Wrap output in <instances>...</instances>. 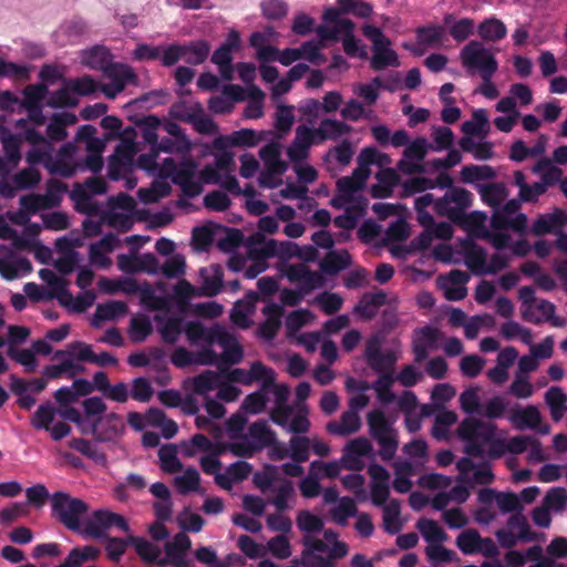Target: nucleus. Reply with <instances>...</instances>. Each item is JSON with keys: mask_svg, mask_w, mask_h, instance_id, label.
<instances>
[{"mask_svg": "<svg viewBox=\"0 0 567 567\" xmlns=\"http://www.w3.org/2000/svg\"><path fill=\"white\" fill-rule=\"evenodd\" d=\"M69 447L78 451L82 455L93 460L96 463H104L106 461L105 454L101 452L95 445H93L89 440L74 437L69 441Z\"/></svg>", "mask_w": 567, "mask_h": 567, "instance_id": "52", "label": "nucleus"}, {"mask_svg": "<svg viewBox=\"0 0 567 567\" xmlns=\"http://www.w3.org/2000/svg\"><path fill=\"white\" fill-rule=\"evenodd\" d=\"M401 514V503L399 499H391L383 507V527L385 532L394 535L400 532L402 524L399 520Z\"/></svg>", "mask_w": 567, "mask_h": 567, "instance_id": "39", "label": "nucleus"}, {"mask_svg": "<svg viewBox=\"0 0 567 567\" xmlns=\"http://www.w3.org/2000/svg\"><path fill=\"white\" fill-rule=\"evenodd\" d=\"M54 416L55 409L51 403L41 404L31 417V425L37 430H50Z\"/></svg>", "mask_w": 567, "mask_h": 567, "instance_id": "62", "label": "nucleus"}, {"mask_svg": "<svg viewBox=\"0 0 567 567\" xmlns=\"http://www.w3.org/2000/svg\"><path fill=\"white\" fill-rule=\"evenodd\" d=\"M480 543V533L472 528L462 532L456 538L458 549L465 555L476 554Z\"/></svg>", "mask_w": 567, "mask_h": 567, "instance_id": "60", "label": "nucleus"}, {"mask_svg": "<svg viewBox=\"0 0 567 567\" xmlns=\"http://www.w3.org/2000/svg\"><path fill=\"white\" fill-rule=\"evenodd\" d=\"M89 511L87 504L65 492L51 495V515L72 532H81V517Z\"/></svg>", "mask_w": 567, "mask_h": 567, "instance_id": "3", "label": "nucleus"}, {"mask_svg": "<svg viewBox=\"0 0 567 567\" xmlns=\"http://www.w3.org/2000/svg\"><path fill=\"white\" fill-rule=\"evenodd\" d=\"M156 148L164 153L187 154L192 150V143L188 137H163Z\"/></svg>", "mask_w": 567, "mask_h": 567, "instance_id": "63", "label": "nucleus"}, {"mask_svg": "<svg viewBox=\"0 0 567 567\" xmlns=\"http://www.w3.org/2000/svg\"><path fill=\"white\" fill-rule=\"evenodd\" d=\"M219 334H223V341H215V343L224 349L220 355L221 362L229 365L240 363L244 358V350L237 339L224 328Z\"/></svg>", "mask_w": 567, "mask_h": 567, "instance_id": "20", "label": "nucleus"}, {"mask_svg": "<svg viewBox=\"0 0 567 567\" xmlns=\"http://www.w3.org/2000/svg\"><path fill=\"white\" fill-rule=\"evenodd\" d=\"M361 427V419L355 411H346L341 414L340 422H329L327 431L339 436H348L358 432Z\"/></svg>", "mask_w": 567, "mask_h": 567, "instance_id": "22", "label": "nucleus"}, {"mask_svg": "<svg viewBox=\"0 0 567 567\" xmlns=\"http://www.w3.org/2000/svg\"><path fill=\"white\" fill-rule=\"evenodd\" d=\"M47 93H48V87L43 83L30 84V85L25 86L23 90L24 107L31 109L34 106H42V101L44 100Z\"/></svg>", "mask_w": 567, "mask_h": 567, "instance_id": "64", "label": "nucleus"}, {"mask_svg": "<svg viewBox=\"0 0 567 567\" xmlns=\"http://www.w3.org/2000/svg\"><path fill=\"white\" fill-rule=\"evenodd\" d=\"M130 544H133L137 555L146 563H155L159 556V549L141 537H128Z\"/></svg>", "mask_w": 567, "mask_h": 567, "instance_id": "59", "label": "nucleus"}, {"mask_svg": "<svg viewBox=\"0 0 567 567\" xmlns=\"http://www.w3.org/2000/svg\"><path fill=\"white\" fill-rule=\"evenodd\" d=\"M158 457L162 462V470L173 474L182 471L183 464L177 457L176 446L173 444L164 445L158 451Z\"/></svg>", "mask_w": 567, "mask_h": 567, "instance_id": "48", "label": "nucleus"}, {"mask_svg": "<svg viewBox=\"0 0 567 567\" xmlns=\"http://www.w3.org/2000/svg\"><path fill=\"white\" fill-rule=\"evenodd\" d=\"M386 293L382 290L365 292L353 308V312L368 321L373 319L380 307L386 303Z\"/></svg>", "mask_w": 567, "mask_h": 567, "instance_id": "17", "label": "nucleus"}, {"mask_svg": "<svg viewBox=\"0 0 567 567\" xmlns=\"http://www.w3.org/2000/svg\"><path fill=\"white\" fill-rule=\"evenodd\" d=\"M278 254V245L274 239H269L262 247H254L248 250V257L252 264L245 269V278L255 279L267 268V259Z\"/></svg>", "mask_w": 567, "mask_h": 567, "instance_id": "9", "label": "nucleus"}, {"mask_svg": "<svg viewBox=\"0 0 567 567\" xmlns=\"http://www.w3.org/2000/svg\"><path fill=\"white\" fill-rule=\"evenodd\" d=\"M112 54L104 45H94L82 52L81 62L93 70L104 71L112 63Z\"/></svg>", "mask_w": 567, "mask_h": 567, "instance_id": "23", "label": "nucleus"}, {"mask_svg": "<svg viewBox=\"0 0 567 567\" xmlns=\"http://www.w3.org/2000/svg\"><path fill=\"white\" fill-rule=\"evenodd\" d=\"M464 262L476 276L486 275V250L474 241L464 244Z\"/></svg>", "mask_w": 567, "mask_h": 567, "instance_id": "19", "label": "nucleus"}, {"mask_svg": "<svg viewBox=\"0 0 567 567\" xmlns=\"http://www.w3.org/2000/svg\"><path fill=\"white\" fill-rule=\"evenodd\" d=\"M279 484L274 488L276 496L270 503L276 507L277 512H285L289 508L288 499L293 496L295 487L291 481L286 478L278 480Z\"/></svg>", "mask_w": 567, "mask_h": 567, "instance_id": "44", "label": "nucleus"}, {"mask_svg": "<svg viewBox=\"0 0 567 567\" xmlns=\"http://www.w3.org/2000/svg\"><path fill=\"white\" fill-rule=\"evenodd\" d=\"M153 332L151 319L145 315L135 316L130 321V338L133 342L140 343Z\"/></svg>", "mask_w": 567, "mask_h": 567, "instance_id": "41", "label": "nucleus"}, {"mask_svg": "<svg viewBox=\"0 0 567 567\" xmlns=\"http://www.w3.org/2000/svg\"><path fill=\"white\" fill-rule=\"evenodd\" d=\"M11 181L19 190L32 189L41 182V173L34 167H27L16 173Z\"/></svg>", "mask_w": 567, "mask_h": 567, "instance_id": "49", "label": "nucleus"}, {"mask_svg": "<svg viewBox=\"0 0 567 567\" xmlns=\"http://www.w3.org/2000/svg\"><path fill=\"white\" fill-rule=\"evenodd\" d=\"M259 136L256 131L251 128H243L233 132L228 136H218L213 142V147L216 151H224L229 146H247L252 147L258 144Z\"/></svg>", "mask_w": 567, "mask_h": 567, "instance_id": "16", "label": "nucleus"}, {"mask_svg": "<svg viewBox=\"0 0 567 567\" xmlns=\"http://www.w3.org/2000/svg\"><path fill=\"white\" fill-rule=\"evenodd\" d=\"M74 347L80 348V351L76 353L79 361L94 363L100 367L116 365L118 362L110 352L94 353L92 347L83 341H75Z\"/></svg>", "mask_w": 567, "mask_h": 567, "instance_id": "26", "label": "nucleus"}, {"mask_svg": "<svg viewBox=\"0 0 567 567\" xmlns=\"http://www.w3.org/2000/svg\"><path fill=\"white\" fill-rule=\"evenodd\" d=\"M461 60L468 71H477L482 80L492 79L498 69L494 54L476 40L461 50Z\"/></svg>", "mask_w": 567, "mask_h": 567, "instance_id": "5", "label": "nucleus"}, {"mask_svg": "<svg viewBox=\"0 0 567 567\" xmlns=\"http://www.w3.org/2000/svg\"><path fill=\"white\" fill-rule=\"evenodd\" d=\"M486 215L483 212H472L470 214L460 210V218L454 224L463 227L467 231L483 230Z\"/></svg>", "mask_w": 567, "mask_h": 567, "instance_id": "61", "label": "nucleus"}, {"mask_svg": "<svg viewBox=\"0 0 567 567\" xmlns=\"http://www.w3.org/2000/svg\"><path fill=\"white\" fill-rule=\"evenodd\" d=\"M357 511V505L352 498L342 497L338 506L331 511V517L337 524L344 526L347 525L348 518L354 516Z\"/></svg>", "mask_w": 567, "mask_h": 567, "instance_id": "58", "label": "nucleus"}, {"mask_svg": "<svg viewBox=\"0 0 567 567\" xmlns=\"http://www.w3.org/2000/svg\"><path fill=\"white\" fill-rule=\"evenodd\" d=\"M478 34L485 41H498L506 35L505 24L497 19H487L480 23Z\"/></svg>", "mask_w": 567, "mask_h": 567, "instance_id": "47", "label": "nucleus"}, {"mask_svg": "<svg viewBox=\"0 0 567 567\" xmlns=\"http://www.w3.org/2000/svg\"><path fill=\"white\" fill-rule=\"evenodd\" d=\"M127 312V305L124 301H107L97 305L95 313L92 319V326L99 328L101 322L111 321Z\"/></svg>", "mask_w": 567, "mask_h": 567, "instance_id": "27", "label": "nucleus"}, {"mask_svg": "<svg viewBox=\"0 0 567 567\" xmlns=\"http://www.w3.org/2000/svg\"><path fill=\"white\" fill-rule=\"evenodd\" d=\"M261 312L266 319L259 323L257 336L265 341H272L282 326L285 310L282 306L270 302L262 308Z\"/></svg>", "mask_w": 567, "mask_h": 567, "instance_id": "10", "label": "nucleus"}, {"mask_svg": "<svg viewBox=\"0 0 567 567\" xmlns=\"http://www.w3.org/2000/svg\"><path fill=\"white\" fill-rule=\"evenodd\" d=\"M111 527H116L123 532L130 529L126 519L116 513L99 509L93 512L91 519H89L82 529V534L86 537L102 539L106 538V530Z\"/></svg>", "mask_w": 567, "mask_h": 567, "instance_id": "6", "label": "nucleus"}, {"mask_svg": "<svg viewBox=\"0 0 567 567\" xmlns=\"http://www.w3.org/2000/svg\"><path fill=\"white\" fill-rule=\"evenodd\" d=\"M158 323L157 330L165 343L174 344L181 333L184 331V320L181 317H162L155 316Z\"/></svg>", "mask_w": 567, "mask_h": 567, "instance_id": "21", "label": "nucleus"}, {"mask_svg": "<svg viewBox=\"0 0 567 567\" xmlns=\"http://www.w3.org/2000/svg\"><path fill=\"white\" fill-rule=\"evenodd\" d=\"M250 384L255 381H262V390L269 391L270 385H274L276 373L271 368L266 367L260 361L251 363L249 369Z\"/></svg>", "mask_w": 567, "mask_h": 567, "instance_id": "53", "label": "nucleus"}, {"mask_svg": "<svg viewBox=\"0 0 567 567\" xmlns=\"http://www.w3.org/2000/svg\"><path fill=\"white\" fill-rule=\"evenodd\" d=\"M416 527L422 537L431 545L442 543L446 539L445 532L437 522L433 519L421 518L417 520Z\"/></svg>", "mask_w": 567, "mask_h": 567, "instance_id": "42", "label": "nucleus"}, {"mask_svg": "<svg viewBox=\"0 0 567 567\" xmlns=\"http://www.w3.org/2000/svg\"><path fill=\"white\" fill-rule=\"evenodd\" d=\"M196 169L197 163L193 158L184 159L172 178L188 197H196L203 192L202 184L195 181Z\"/></svg>", "mask_w": 567, "mask_h": 567, "instance_id": "8", "label": "nucleus"}, {"mask_svg": "<svg viewBox=\"0 0 567 567\" xmlns=\"http://www.w3.org/2000/svg\"><path fill=\"white\" fill-rule=\"evenodd\" d=\"M567 224V213L560 208H555L550 214H543L534 220L532 225V234L535 236H544L559 230Z\"/></svg>", "mask_w": 567, "mask_h": 567, "instance_id": "13", "label": "nucleus"}, {"mask_svg": "<svg viewBox=\"0 0 567 567\" xmlns=\"http://www.w3.org/2000/svg\"><path fill=\"white\" fill-rule=\"evenodd\" d=\"M75 121L72 114L54 115L47 126V135L51 141L61 142L66 138L65 126Z\"/></svg>", "mask_w": 567, "mask_h": 567, "instance_id": "43", "label": "nucleus"}, {"mask_svg": "<svg viewBox=\"0 0 567 567\" xmlns=\"http://www.w3.org/2000/svg\"><path fill=\"white\" fill-rule=\"evenodd\" d=\"M351 265V255L348 250L329 251L320 261V269L327 275H336Z\"/></svg>", "mask_w": 567, "mask_h": 567, "instance_id": "30", "label": "nucleus"}, {"mask_svg": "<svg viewBox=\"0 0 567 567\" xmlns=\"http://www.w3.org/2000/svg\"><path fill=\"white\" fill-rule=\"evenodd\" d=\"M377 179L383 187L374 186L372 188V197L386 198L392 195V188L399 184V175L392 168H385L377 173Z\"/></svg>", "mask_w": 567, "mask_h": 567, "instance_id": "35", "label": "nucleus"}, {"mask_svg": "<svg viewBox=\"0 0 567 567\" xmlns=\"http://www.w3.org/2000/svg\"><path fill=\"white\" fill-rule=\"evenodd\" d=\"M214 272L206 276V269H200L203 281V293L207 297H214L218 295L223 287V271L218 266H213Z\"/></svg>", "mask_w": 567, "mask_h": 567, "instance_id": "57", "label": "nucleus"}, {"mask_svg": "<svg viewBox=\"0 0 567 567\" xmlns=\"http://www.w3.org/2000/svg\"><path fill=\"white\" fill-rule=\"evenodd\" d=\"M461 181L473 184L478 181H492L496 177L495 169L489 165H465L461 169Z\"/></svg>", "mask_w": 567, "mask_h": 567, "instance_id": "37", "label": "nucleus"}, {"mask_svg": "<svg viewBox=\"0 0 567 567\" xmlns=\"http://www.w3.org/2000/svg\"><path fill=\"white\" fill-rule=\"evenodd\" d=\"M488 125V118L484 110H476L473 113L472 121H465L461 130L465 135L470 136H483L486 134V127Z\"/></svg>", "mask_w": 567, "mask_h": 567, "instance_id": "51", "label": "nucleus"}, {"mask_svg": "<svg viewBox=\"0 0 567 567\" xmlns=\"http://www.w3.org/2000/svg\"><path fill=\"white\" fill-rule=\"evenodd\" d=\"M55 246L59 251L63 252L64 255L55 260L54 267L61 275L66 276L71 274L76 266L78 252L71 249V243L65 237L59 238L55 243Z\"/></svg>", "mask_w": 567, "mask_h": 567, "instance_id": "25", "label": "nucleus"}, {"mask_svg": "<svg viewBox=\"0 0 567 567\" xmlns=\"http://www.w3.org/2000/svg\"><path fill=\"white\" fill-rule=\"evenodd\" d=\"M192 540L185 533H178L174 536V539L171 544L166 546V554L168 557L174 559L175 567H185L186 563L184 560H178L182 558L185 553L190 548Z\"/></svg>", "mask_w": 567, "mask_h": 567, "instance_id": "38", "label": "nucleus"}, {"mask_svg": "<svg viewBox=\"0 0 567 567\" xmlns=\"http://www.w3.org/2000/svg\"><path fill=\"white\" fill-rule=\"evenodd\" d=\"M123 430L122 416L114 412L106 414L104 417H96L91 424V434L99 442L112 441Z\"/></svg>", "mask_w": 567, "mask_h": 567, "instance_id": "11", "label": "nucleus"}, {"mask_svg": "<svg viewBox=\"0 0 567 567\" xmlns=\"http://www.w3.org/2000/svg\"><path fill=\"white\" fill-rule=\"evenodd\" d=\"M4 159L14 169L21 161V138L18 135L9 134L2 138Z\"/></svg>", "mask_w": 567, "mask_h": 567, "instance_id": "45", "label": "nucleus"}, {"mask_svg": "<svg viewBox=\"0 0 567 567\" xmlns=\"http://www.w3.org/2000/svg\"><path fill=\"white\" fill-rule=\"evenodd\" d=\"M221 330L223 327L218 324L206 328L199 321H189L184 327V332L190 343L204 341L208 346L215 344V341H223V334H219Z\"/></svg>", "mask_w": 567, "mask_h": 567, "instance_id": "15", "label": "nucleus"}, {"mask_svg": "<svg viewBox=\"0 0 567 567\" xmlns=\"http://www.w3.org/2000/svg\"><path fill=\"white\" fill-rule=\"evenodd\" d=\"M248 436L252 444L261 451L274 444L277 434L269 427L267 421L258 420L249 425Z\"/></svg>", "mask_w": 567, "mask_h": 567, "instance_id": "24", "label": "nucleus"}, {"mask_svg": "<svg viewBox=\"0 0 567 567\" xmlns=\"http://www.w3.org/2000/svg\"><path fill=\"white\" fill-rule=\"evenodd\" d=\"M7 355L17 363L24 367L27 373H33L38 367V359L32 349H18L8 347Z\"/></svg>", "mask_w": 567, "mask_h": 567, "instance_id": "46", "label": "nucleus"}, {"mask_svg": "<svg viewBox=\"0 0 567 567\" xmlns=\"http://www.w3.org/2000/svg\"><path fill=\"white\" fill-rule=\"evenodd\" d=\"M365 360L369 367L380 375L383 373H391L396 363L398 357L396 354L388 350L385 352L381 351L380 342L377 339L369 340L364 351Z\"/></svg>", "mask_w": 567, "mask_h": 567, "instance_id": "7", "label": "nucleus"}, {"mask_svg": "<svg viewBox=\"0 0 567 567\" xmlns=\"http://www.w3.org/2000/svg\"><path fill=\"white\" fill-rule=\"evenodd\" d=\"M477 190L483 203L492 208H498L508 196V190L504 183L477 185Z\"/></svg>", "mask_w": 567, "mask_h": 567, "instance_id": "31", "label": "nucleus"}, {"mask_svg": "<svg viewBox=\"0 0 567 567\" xmlns=\"http://www.w3.org/2000/svg\"><path fill=\"white\" fill-rule=\"evenodd\" d=\"M367 423L370 435L380 445L379 455L383 461H391L399 446L398 433L391 422L380 409H374L367 414Z\"/></svg>", "mask_w": 567, "mask_h": 567, "instance_id": "2", "label": "nucleus"}, {"mask_svg": "<svg viewBox=\"0 0 567 567\" xmlns=\"http://www.w3.org/2000/svg\"><path fill=\"white\" fill-rule=\"evenodd\" d=\"M183 60L190 65H199L204 63L209 53L210 44L206 40L192 41L182 44Z\"/></svg>", "mask_w": 567, "mask_h": 567, "instance_id": "29", "label": "nucleus"}, {"mask_svg": "<svg viewBox=\"0 0 567 567\" xmlns=\"http://www.w3.org/2000/svg\"><path fill=\"white\" fill-rule=\"evenodd\" d=\"M289 456L296 463H305L309 460L310 440L307 436L295 435L289 441Z\"/></svg>", "mask_w": 567, "mask_h": 567, "instance_id": "56", "label": "nucleus"}, {"mask_svg": "<svg viewBox=\"0 0 567 567\" xmlns=\"http://www.w3.org/2000/svg\"><path fill=\"white\" fill-rule=\"evenodd\" d=\"M174 483H175L177 491L181 494L186 495L189 492H195L198 489L199 483H200V476H199V473L195 468L188 467L184 471V473L182 475L176 476L174 478Z\"/></svg>", "mask_w": 567, "mask_h": 567, "instance_id": "50", "label": "nucleus"}, {"mask_svg": "<svg viewBox=\"0 0 567 567\" xmlns=\"http://www.w3.org/2000/svg\"><path fill=\"white\" fill-rule=\"evenodd\" d=\"M316 130L300 125L296 130V136L288 148V156L292 162H298L308 156L310 146L315 143Z\"/></svg>", "mask_w": 567, "mask_h": 567, "instance_id": "14", "label": "nucleus"}, {"mask_svg": "<svg viewBox=\"0 0 567 567\" xmlns=\"http://www.w3.org/2000/svg\"><path fill=\"white\" fill-rule=\"evenodd\" d=\"M394 383V378L391 373L381 374L371 385V388L377 392V396L380 402L384 404H389L394 401L395 395L391 391V388Z\"/></svg>", "mask_w": 567, "mask_h": 567, "instance_id": "55", "label": "nucleus"}, {"mask_svg": "<svg viewBox=\"0 0 567 567\" xmlns=\"http://www.w3.org/2000/svg\"><path fill=\"white\" fill-rule=\"evenodd\" d=\"M391 44H379L373 48V55L371 59V66L375 71H382L388 66L398 68L400 60L398 53L392 50Z\"/></svg>", "mask_w": 567, "mask_h": 567, "instance_id": "28", "label": "nucleus"}, {"mask_svg": "<svg viewBox=\"0 0 567 567\" xmlns=\"http://www.w3.org/2000/svg\"><path fill=\"white\" fill-rule=\"evenodd\" d=\"M219 384V374L213 370H205L192 380V390L195 394L208 398L207 394Z\"/></svg>", "mask_w": 567, "mask_h": 567, "instance_id": "36", "label": "nucleus"}, {"mask_svg": "<svg viewBox=\"0 0 567 567\" xmlns=\"http://www.w3.org/2000/svg\"><path fill=\"white\" fill-rule=\"evenodd\" d=\"M352 132V127L341 121L324 118L321 121L318 128H316L317 136L321 141L337 140L341 135H346Z\"/></svg>", "mask_w": 567, "mask_h": 567, "instance_id": "34", "label": "nucleus"}, {"mask_svg": "<svg viewBox=\"0 0 567 567\" xmlns=\"http://www.w3.org/2000/svg\"><path fill=\"white\" fill-rule=\"evenodd\" d=\"M296 524L301 532L307 534L320 533L324 526L322 518L307 509H302L297 514Z\"/></svg>", "mask_w": 567, "mask_h": 567, "instance_id": "54", "label": "nucleus"}, {"mask_svg": "<svg viewBox=\"0 0 567 567\" xmlns=\"http://www.w3.org/2000/svg\"><path fill=\"white\" fill-rule=\"evenodd\" d=\"M68 192V185L60 179L51 178L47 182L45 194H28L20 197V206L22 213H25L24 220L28 216L34 215L40 210H47L59 207L63 199V195Z\"/></svg>", "mask_w": 567, "mask_h": 567, "instance_id": "4", "label": "nucleus"}, {"mask_svg": "<svg viewBox=\"0 0 567 567\" xmlns=\"http://www.w3.org/2000/svg\"><path fill=\"white\" fill-rule=\"evenodd\" d=\"M136 153L137 148L133 142L116 146L109 163L111 175H113V173L120 167L131 166Z\"/></svg>", "mask_w": 567, "mask_h": 567, "instance_id": "33", "label": "nucleus"}, {"mask_svg": "<svg viewBox=\"0 0 567 567\" xmlns=\"http://www.w3.org/2000/svg\"><path fill=\"white\" fill-rule=\"evenodd\" d=\"M497 426L491 422H483L474 417L464 419L458 427L457 435L464 441V453L473 457H482L484 455L483 446L496 434Z\"/></svg>", "mask_w": 567, "mask_h": 567, "instance_id": "1", "label": "nucleus"}, {"mask_svg": "<svg viewBox=\"0 0 567 567\" xmlns=\"http://www.w3.org/2000/svg\"><path fill=\"white\" fill-rule=\"evenodd\" d=\"M103 74L111 80V83H121L125 89L127 83H134L136 81V74L132 68L122 63H111L105 68Z\"/></svg>", "mask_w": 567, "mask_h": 567, "instance_id": "40", "label": "nucleus"}, {"mask_svg": "<svg viewBox=\"0 0 567 567\" xmlns=\"http://www.w3.org/2000/svg\"><path fill=\"white\" fill-rule=\"evenodd\" d=\"M440 338L441 332L434 327L424 326L417 329L412 342L415 362H423L429 357V349L433 347Z\"/></svg>", "mask_w": 567, "mask_h": 567, "instance_id": "12", "label": "nucleus"}, {"mask_svg": "<svg viewBox=\"0 0 567 567\" xmlns=\"http://www.w3.org/2000/svg\"><path fill=\"white\" fill-rule=\"evenodd\" d=\"M240 43V35L237 31L233 30L228 33L226 41L217 48L213 55L212 62L216 65H225L233 62V50L237 49Z\"/></svg>", "mask_w": 567, "mask_h": 567, "instance_id": "32", "label": "nucleus"}, {"mask_svg": "<svg viewBox=\"0 0 567 567\" xmlns=\"http://www.w3.org/2000/svg\"><path fill=\"white\" fill-rule=\"evenodd\" d=\"M511 421L518 427V429H533L537 430L542 434H547L549 432V426L544 425L540 427V413L538 409L534 405H528L523 410H517L511 415Z\"/></svg>", "mask_w": 567, "mask_h": 567, "instance_id": "18", "label": "nucleus"}]
</instances>
